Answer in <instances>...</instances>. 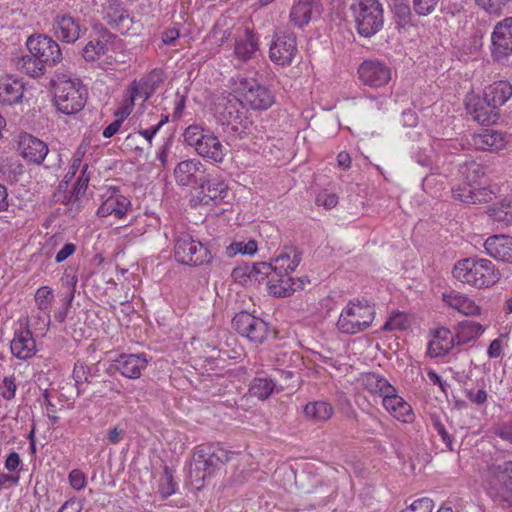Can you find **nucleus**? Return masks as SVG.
<instances>
[{"mask_svg":"<svg viewBox=\"0 0 512 512\" xmlns=\"http://www.w3.org/2000/svg\"><path fill=\"white\" fill-rule=\"evenodd\" d=\"M494 193L487 187L474 188L473 204L487 203L493 199Z\"/></svg>","mask_w":512,"mask_h":512,"instance_id":"774afa93","label":"nucleus"},{"mask_svg":"<svg viewBox=\"0 0 512 512\" xmlns=\"http://www.w3.org/2000/svg\"><path fill=\"white\" fill-rule=\"evenodd\" d=\"M270 59L277 65H290L297 53L296 36L292 33L277 36L270 46Z\"/></svg>","mask_w":512,"mask_h":512,"instance_id":"a211bd4d","label":"nucleus"},{"mask_svg":"<svg viewBox=\"0 0 512 512\" xmlns=\"http://www.w3.org/2000/svg\"><path fill=\"white\" fill-rule=\"evenodd\" d=\"M112 36L104 35L101 38L90 40L83 48L82 55L86 61H99L100 64L111 63L112 57Z\"/></svg>","mask_w":512,"mask_h":512,"instance_id":"4be33fe9","label":"nucleus"},{"mask_svg":"<svg viewBox=\"0 0 512 512\" xmlns=\"http://www.w3.org/2000/svg\"><path fill=\"white\" fill-rule=\"evenodd\" d=\"M472 145L477 150L498 151L505 148L506 142L502 133L495 130L483 129L473 134Z\"/></svg>","mask_w":512,"mask_h":512,"instance_id":"c756f323","label":"nucleus"},{"mask_svg":"<svg viewBox=\"0 0 512 512\" xmlns=\"http://www.w3.org/2000/svg\"><path fill=\"white\" fill-rule=\"evenodd\" d=\"M185 143L193 147L196 153L213 163H222L227 149L210 130L193 124L188 126L183 133Z\"/></svg>","mask_w":512,"mask_h":512,"instance_id":"39448f33","label":"nucleus"},{"mask_svg":"<svg viewBox=\"0 0 512 512\" xmlns=\"http://www.w3.org/2000/svg\"><path fill=\"white\" fill-rule=\"evenodd\" d=\"M410 326L408 317L403 312H393L382 327L383 331H404Z\"/></svg>","mask_w":512,"mask_h":512,"instance_id":"de8ad7c7","label":"nucleus"},{"mask_svg":"<svg viewBox=\"0 0 512 512\" xmlns=\"http://www.w3.org/2000/svg\"><path fill=\"white\" fill-rule=\"evenodd\" d=\"M375 318L374 307L367 302H349L341 311L337 329L346 335H354L369 328Z\"/></svg>","mask_w":512,"mask_h":512,"instance_id":"0eeeda50","label":"nucleus"},{"mask_svg":"<svg viewBox=\"0 0 512 512\" xmlns=\"http://www.w3.org/2000/svg\"><path fill=\"white\" fill-rule=\"evenodd\" d=\"M159 132V125H152L151 127L147 129H141L137 132L129 134L125 139V144L128 147H132V141L139 140L140 138H143L147 141L148 146H152V140L155 137V135Z\"/></svg>","mask_w":512,"mask_h":512,"instance_id":"09e8293b","label":"nucleus"},{"mask_svg":"<svg viewBox=\"0 0 512 512\" xmlns=\"http://www.w3.org/2000/svg\"><path fill=\"white\" fill-rule=\"evenodd\" d=\"M303 411L308 420L319 423L328 421L334 413V408L327 401L317 400L307 403Z\"/></svg>","mask_w":512,"mask_h":512,"instance_id":"f704fd0d","label":"nucleus"},{"mask_svg":"<svg viewBox=\"0 0 512 512\" xmlns=\"http://www.w3.org/2000/svg\"><path fill=\"white\" fill-rule=\"evenodd\" d=\"M174 257L177 262L190 266L208 264L212 259L209 249L186 232L175 236Z\"/></svg>","mask_w":512,"mask_h":512,"instance_id":"6e6552de","label":"nucleus"},{"mask_svg":"<svg viewBox=\"0 0 512 512\" xmlns=\"http://www.w3.org/2000/svg\"><path fill=\"white\" fill-rule=\"evenodd\" d=\"M150 358L145 353L121 354L114 362L115 369L125 378L138 379L146 369Z\"/></svg>","mask_w":512,"mask_h":512,"instance_id":"aec40b11","label":"nucleus"},{"mask_svg":"<svg viewBox=\"0 0 512 512\" xmlns=\"http://www.w3.org/2000/svg\"><path fill=\"white\" fill-rule=\"evenodd\" d=\"M317 6L318 0H298L290 11L291 22L297 27H304L310 22Z\"/></svg>","mask_w":512,"mask_h":512,"instance_id":"72a5a7b5","label":"nucleus"},{"mask_svg":"<svg viewBox=\"0 0 512 512\" xmlns=\"http://www.w3.org/2000/svg\"><path fill=\"white\" fill-rule=\"evenodd\" d=\"M228 251L230 255L238 253L243 255H253L257 251V243L254 240H249L248 242H234L228 247Z\"/></svg>","mask_w":512,"mask_h":512,"instance_id":"3c124183","label":"nucleus"},{"mask_svg":"<svg viewBox=\"0 0 512 512\" xmlns=\"http://www.w3.org/2000/svg\"><path fill=\"white\" fill-rule=\"evenodd\" d=\"M131 208L130 200L117 191H113L97 209V216L105 218L114 216L122 219Z\"/></svg>","mask_w":512,"mask_h":512,"instance_id":"393cba45","label":"nucleus"},{"mask_svg":"<svg viewBox=\"0 0 512 512\" xmlns=\"http://www.w3.org/2000/svg\"><path fill=\"white\" fill-rule=\"evenodd\" d=\"M19 150L21 156L28 162L41 165L49 153L48 145L30 134L20 137Z\"/></svg>","mask_w":512,"mask_h":512,"instance_id":"412c9836","label":"nucleus"},{"mask_svg":"<svg viewBox=\"0 0 512 512\" xmlns=\"http://www.w3.org/2000/svg\"><path fill=\"white\" fill-rule=\"evenodd\" d=\"M302 260L301 252L293 246L284 247L272 260L274 269L273 279L269 282V293L276 297H287L298 288H302V281L295 280L290 274L296 270Z\"/></svg>","mask_w":512,"mask_h":512,"instance_id":"f257e3e1","label":"nucleus"},{"mask_svg":"<svg viewBox=\"0 0 512 512\" xmlns=\"http://www.w3.org/2000/svg\"><path fill=\"white\" fill-rule=\"evenodd\" d=\"M358 33L371 37L380 31L384 24V11L379 0H359L354 6Z\"/></svg>","mask_w":512,"mask_h":512,"instance_id":"1a4fd4ad","label":"nucleus"},{"mask_svg":"<svg viewBox=\"0 0 512 512\" xmlns=\"http://www.w3.org/2000/svg\"><path fill=\"white\" fill-rule=\"evenodd\" d=\"M52 31L57 39L74 43L80 38L81 25L78 18L59 13L53 18Z\"/></svg>","mask_w":512,"mask_h":512,"instance_id":"6ab92c4d","label":"nucleus"},{"mask_svg":"<svg viewBox=\"0 0 512 512\" xmlns=\"http://www.w3.org/2000/svg\"><path fill=\"white\" fill-rule=\"evenodd\" d=\"M316 204L326 209H332L338 204V197L333 193H320L316 197Z\"/></svg>","mask_w":512,"mask_h":512,"instance_id":"338daca9","label":"nucleus"},{"mask_svg":"<svg viewBox=\"0 0 512 512\" xmlns=\"http://www.w3.org/2000/svg\"><path fill=\"white\" fill-rule=\"evenodd\" d=\"M92 369L97 370V364L87 365L85 362L77 361L73 368V379L78 394L83 392L82 386L92 382Z\"/></svg>","mask_w":512,"mask_h":512,"instance_id":"a19ab883","label":"nucleus"},{"mask_svg":"<svg viewBox=\"0 0 512 512\" xmlns=\"http://www.w3.org/2000/svg\"><path fill=\"white\" fill-rule=\"evenodd\" d=\"M434 508V502L428 497H423L415 500L407 508L401 512H432Z\"/></svg>","mask_w":512,"mask_h":512,"instance_id":"6e6d98bb","label":"nucleus"},{"mask_svg":"<svg viewBox=\"0 0 512 512\" xmlns=\"http://www.w3.org/2000/svg\"><path fill=\"white\" fill-rule=\"evenodd\" d=\"M26 45L30 54L44 64L55 65L62 59L59 44L47 35H32L27 39Z\"/></svg>","mask_w":512,"mask_h":512,"instance_id":"ddd939ff","label":"nucleus"},{"mask_svg":"<svg viewBox=\"0 0 512 512\" xmlns=\"http://www.w3.org/2000/svg\"><path fill=\"white\" fill-rule=\"evenodd\" d=\"M484 332V327L475 321L466 320L458 324L455 334L456 345L475 340Z\"/></svg>","mask_w":512,"mask_h":512,"instance_id":"e433bc0d","label":"nucleus"},{"mask_svg":"<svg viewBox=\"0 0 512 512\" xmlns=\"http://www.w3.org/2000/svg\"><path fill=\"white\" fill-rule=\"evenodd\" d=\"M87 99V89L77 78L58 76L54 82V102L57 110L72 115L82 110Z\"/></svg>","mask_w":512,"mask_h":512,"instance_id":"20e7f679","label":"nucleus"},{"mask_svg":"<svg viewBox=\"0 0 512 512\" xmlns=\"http://www.w3.org/2000/svg\"><path fill=\"white\" fill-rule=\"evenodd\" d=\"M258 51V40L249 29H245L235 39L234 55L235 58L240 62H246L252 59Z\"/></svg>","mask_w":512,"mask_h":512,"instance_id":"2f4dec72","label":"nucleus"},{"mask_svg":"<svg viewBox=\"0 0 512 512\" xmlns=\"http://www.w3.org/2000/svg\"><path fill=\"white\" fill-rule=\"evenodd\" d=\"M439 0H413L414 10L418 15L426 16L431 14Z\"/></svg>","mask_w":512,"mask_h":512,"instance_id":"052dcab7","label":"nucleus"},{"mask_svg":"<svg viewBox=\"0 0 512 512\" xmlns=\"http://www.w3.org/2000/svg\"><path fill=\"white\" fill-rule=\"evenodd\" d=\"M11 354L19 360H29L37 353L36 341L29 328L28 322L20 323L15 329L13 338L10 342Z\"/></svg>","mask_w":512,"mask_h":512,"instance_id":"dca6fc26","label":"nucleus"},{"mask_svg":"<svg viewBox=\"0 0 512 512\" xmlns=\"http://www.w3.org/2000/svg\"><path fill=\"white\" fill-rule=\"evenodd\" d=\"M21 465H22V460L20 458V455L17 453V452H10L6 459H5V463H4V466H5V469L9 472H17L19 473L21 471Z\"/></svg>","mask_w":512,"mask_h":512,"instance_id":"69168bd1","label":"nucleus"},{"mask_svg":"<svg viewBox=\"0 0 512 512\" xmlns=\"http://www.w3.org/2000/svg\"><path fill=\"white\" fill-rule=\"evenodd\" d=\"M382 404L387 412L399 421L404 423L412 422L414 414L412 407L401 396L396 393H387L382 399Z\"/></svg>","mask_w":512,"mask_h":512,"instance_id":"a878e982","label":"nucleus"},{"mask_svg":"<svg viewBox=\"0 0 512 512\" xmlns=\"http://www.w3.org/2000/svg\"><path fill=\"white\" fill-rule=\"evenodd\" d=\"M474 184L465 182L463 186H458L452 189L453 197L464 203L473 204L474 201Z\"/></svg>","mask_w":512,"mask_h":512,"instance_id":"603ef678","label":"nucleus"},{"mask_svg":"<svg viewBox=\"0 0 512 512\" xmlns=\"http://www.w3.org/2000/svg\"><path fill=\"white\" fill-rule=\"evenodd\" d=\"M233 328L243 337L255 344L263 343L269 335L268 324L247 311L237 313L232 320Z\"/></svg>","mask_w":512,"mask_h":512,"instance_id":"9b49d317","label":"nucleus"},{"mask_svg":"<svg viewBox=\"0 0 512 512\" xmlns=\"http://www.w3.org/2000/svg\"><path fill=\"white\" fill-rule=\"evenodd\" d=\"M232 452L218 443H203L195 447L190 474L196 483H203L231 459Z\"/></svg>","mask_w":512,"mask_h":512,"instance_id":"7ed1b4c3","label":"nucleus"},{"mask_svg":"<svg viewBox=\"0 0 512 512\" xmlns=\"http://www.w3.org/2000/svg\"><path fill=\"white\" fill-rule=\"evenodd\" d=\"M392 10L394 14L401 20V22L406 23L411 15V10L409 4L404 0H392Z\"/></svg>","mask_w":512,"mask_h":512,"instance_id":"13d9d810","label":"nucleus"},{"mask_svg":"<svg viewBox=\"0 0 512 512\" xmlns=\"http://www.w3.org/2000/svg\"><path fill=\"white\" fill-rule=\"evenodd\" d=\"M24 96V83L13 76L0 78V104L14 105L20 103Z\"/></svg>","mask_w":512,"mask_h":512,"instance_id":"bb28decb","label":"nucleus"},{"mask_svg":"<svg viewBox=\"0 0 512 512\" xmlns=\"http://www.w3.org/2000/svg\"><path fill=\"white\" fill-rule=\"evenodd\" d=\"M151 95V90L146 81H134L128 88L127 98L135 104L137 100L145 102Z\"/></svg>","mask_w":512,"mask_h":512,"instance_id":"49530a36","label":"nucleus"},{"mask_svg":"<svg viewBox=\"0 0 512 512\" xmlns=\"http://www.w3.org/2000/svg\"><path fill=\"white\" fill-rule=\"evenodd\" d=\"M244 108L239 96L229 94L218 98L215 115L222 125L231 126L233 131L239 132L240 128L245 129L248 124Z\"/></svg>","mask_w":512,"mask_h":512,"instance_id":"9d476101","label":"nucleus"},{"mask_svg":"<svg viewBox=\"0 0 512 512\" xmlns=\"http://www.w3.org/2000/svg\"><path fill=\"white\" fill-rule=\"evenodd\" d=\"M488 215L497 222L512 221V197H506L501 202L488 208Z\"/></svg>","mask_w":512,"mask_h":512,"instance_id":"79ce46f5","label":"nucleus"},{"mask_svg":"<svg viewBox=\"0 0 512 512\" xmlns=\"http://www.w3.org/2000/svg\"><path fill=\"white\" fill-rule=\"evenodd\" d=\"M444 302L451 308L457 310L464 315H477L480 307L469 296L460 292L451 291L443 294Z\"/></svg>","mask_w":512,"mask_h":512,"instance_id":"473e14b6","label":"nucleus"},{"mask_svg":"<svg viewBox=\"0 0 512 512\" xmlns=\"http://www.w3.org/2000/svg\"><path fill=\"white\" fill-rule=\"evenodd\" d=\"M433 427L450 451H453V438L438 418H433Z\"/></svg>","mask_w":512,"mask_h":512,"instance_id":"0e129e2a","label":"nucleus"},{"mask_svg":"<svg viewBox=\"0 0 512 512\" xmlns=\"http://www.w3.org/2000/svg\"><path fill=\"white\" fill-rule=\"evenodd\" d=\"M359 79L364 85L380 88L392 78L391 68L379 60H365L358 68Z\"/></svg>","mask_w":512,"mask_h":512,"instance_id":"2eb2a0df","label":"nucleus"},{"mask_svg":"<svg viewBox=\"0 0 512 512\" xmlns=\"http://www.w3.org/2000/svg\"><path fill=\"white\" fill-rule=\"evenodd\" d=\"M490 471L500 485V490L495 494V497L499 501L509 502L512 493V461L492 465Z\"/></svg>","mask_w":512,"mask_h":512,"instance_id":"cd10ccee","label":"nucleus"},{"mask_svg":"<svg viewBox=\"0 0 512 512\" xmlns=\"http://www.w3.org/2000/svg\"><path fill=\"white\" fill-rule=\"evenodd\" d=\"M198 189L196 198L202 205L218 206L228 202L229 186L219 175L208 172Z\"/></svg>","mask_w":512,"mask_h":512,"instance_id":"f8f14e48","label":"nucleus"},{"mask_svg":"<svg viewBox=\"0 0 512 512\" xmlns=\"http://www.w3.org/2000/svg\"><path fill=\"white\" fill-rule=\"evenodd\" d=\"M232 90L240 97L244 107L253 110H266L275 102L274 94L252 78H232Z\"/></svg>","mask_w":512,"mask_h":512,"instance_id":"423d86ee","label":"nucleus"},{"mask_svg":"<svg viewBox=\"0 0 512 512\" xmlns=\"http://www.w3.org/2000/svg\"><path fill=\"white\" fill-rule=\"evenodd\" d=\"M452 274L457 281L476 289L490 288L501 278L499 269L491 260L479 257L458 260Z\"/></svg>","mask_w":512,"mask_h":512,"instance_id":"f03ea898","label":"nucleus"},{"mask_svg":"<svg viewBox=\"0 0 512 512\" xmlns=\"http://www.w3.org/2000/svg\"><path fill=\"white\" fill-rule=\"evenodd\" d=\"M207 167L197 158L180 161L174 168L173 176L179 186H194L204 181Z\"/></svg>","mask_w":512,"mask_h":512,"instance_id":"4468645a","label":"nucleus"},{"mask_svg":"<svg viewBox=\"0 0 512 512\" xmlns=\"http://www.w3.org/2000/svg\"><path fill=\"white\" fill-rule=\"evenodd\" d=\"M486 103L499 109L512 97V84L507 80L495 81L484 89Z\"/></svg>","mask_w":512,"mask_h":512,"instance_id":"7c9ffc66","label":"nucleus"},{"mask_svg":"<svg viewBox=\"0 0 512 512\" xmlns=\"http://www.w3.org/2000/svg\"><path fill=\"white\" fill-rule=\"evenodd\" d=\"M459 173L465 182L476 184L485 175L486 168L482 163L471 160L460 165Z\"/></svg>","mask_w":512,"mask_h":512,"instance_id":"ea45409f","label":"nucleus"},{"mask_svg":"<svg viewBox=\"0 0 512 512\" xmlns=\"http://www.w3.org/2000/svg\"><path fill=\"white\" fill-rule=\"evenodd\" d=\"M484 248L490 257L497 261L512 264V236L497 234L489 236Z\"/></svg>","mask_w":512,"mask_h":512,"instance_id":"5701e85b","label":"nucleus"},{"mask_svg":"<svg viewBox=\"0 0 512 512\" xmlns=\"http://www.w3.org/2000/svg\"><path fill=\"white\" fill-rule=\"evenodd\" d=\"M177 484L173 481L171 473L165 469L159 484V491L163 497H169L175 493Z\"/></svg>","mask_w":512,"mask_h":512,"instance_id":"4d7b16f0","label":"nucleus"},{"mask_svg":"<svg viewBox=\"0 0 512 512\" xmlns=\"http://www.w3.org/2000/svg\"><path fill=\"white\" fill-rule=\"evenodd\" d=\"M362 384L370 393L379 394L382 399L387 393H392L394 387L381 375L376 373H368L363 376Z\"/></svg>","mask_w":512,"mask_h":512,"instance_id":"58836bf2","label":"nucleus"},{"mask_svg":"<svg viewBox=\"0 0 512 512\" xmlns=\"http://www.w3.org/2000/svg\"><path fill=\"white\" fill-rule=\"evenodd\" d=\"M280 390H283V387L278 388L275 379L268 376L254 378L249 387L250 395L260 400H265L275 391L279 392Z\"/></svg>","mask_w":512,"mask_h":512,"instance_id":"c9c22d12","label":"nucleus"},{"mask_svg":"<svg viewBox=\"0 0 512 512\" xmlns=\"http://www.w3.org/2000/svg\"><path fill=\"white\" fill-rule=\"evenodd\" d=\"M171 147H172V138H168L164 141V143L161 145V147L159 148V150L156 154V159L160 163L159 166L163 169H166L168 167V164H169L168 157H169V154L171 151Z\"/></svg>","mask_w":512,"mask_h":512,"instance_id":"e2e57ef3","label":"nucleus"},{"mask_svg":"<svg viewBox=\"0 0 512 512\" xmlns=\"http://www.w3.org/2000/svg\"><path fill=\"white\" fill-rule=\"evenodd\" d=\"M86 152H87V145L84 143H81L72 156L69 170H68L67 174L65 175V178L67 181H70L76 175L77 171L81 167H83L82 161H83V158H84Z\"/></svg>","mask_w":512,"mask_h":512,"instance_id":"8fccbe9b","label":"nucleus"},{"mask_svg":"<svg viewBox=\"0 0 512 512\" xmlns=\"http://www.w3.org/2000/svg\"><path fill=\"white\" fill-rule=\"evenodd\" d=\"M34 299L37 308L43 313L42 321L46 326H49L51 322L50 312L54 301L52 288L49 286H41L36 290Z\"/></svg>","mask_w":512,"mask_h":512,"instance_id":"4c0bfd02","label":"nucleus"},{"mask_svg":"<svg viewBox=\"0 0 512 512\" xmlns=\"http://www.w3.org/2000/svg\"><path fill=\"white\" fill-rule=\"evenodd\" d=\"M465 397L473 404L483 405L486 403L488 394L484 387L480 389H468L464 390Z\"/></svg>","mask_w":512,"mask_h":512,"instance_id":"bf43d9fd","label":"nucleus"},{"mask_svg":"<svg viewBox=\"0 0 512 512\" xmlns=\"http://www.w3.org/2000/svg\"><path fill=\"white\" fill-rule=\"evenodd\" d=\"M476 4L491 14L499 13L508 0H475Z\"/></svg>","mask_w":512,"mask_h":512,"instance_id":"680f3d73","label":"nucleus"},{"mask_svg":"<svg viewBox=\"0 0 512 512\" xmlns=\"http://www.w3.org/2000/svg\"><path fill=\"white\" fill-rule=\"evenodd\" d=\"M466 108L473 119L481 125L494 124L499 118L498 109L486 103L485 97L483 99L474 95L468 97Z\"/></svg>","mask_w":512,"mask_h":512,"instance_id":"b1692460","label":"nucleus"},{"mask_svg":"<svg viewBox=\"0 0 512 512\" xmlns=\"http://www.w3.org/2000/svg\"><path fill=\"white\" fill-rule=\"evenodd\" d=\"M456 345L455 336L447 328L435 330L433 338L428 343L427 354L430 357H440L447 354Z\"/></svg>","mask_w":512,"mask_h":512,"instance_id":"c85d7f7f","label":"nucleus"},{"mask_svg":"<svg viewBox=\"0 0 512 512\" xmlns=\"http://www.w3.org/2000/svg\"><path fill=\"white\" fill-rule=\"evenodd\" d=\"M18 70L32 77H38L43 74L44 63L35 58L32 54L24 55L16 62Z\"/></svg>","mask_w":512,"mask_h":512,"instance_id":"37998d69","label":"nucleus"},{"mask_svg":"<svg viewBox=\"0 0 512 512\" xmlns=\"http://www.w3.org/2000/svg\"><path fill=\"white\" fill-rule=\"evenodd\" d=\"M248 277L255 282H262L268 279V283L273 279H277L274 276V269L271 262H258L253 264L249 269Z\"/></svg>","mask_w":512,"mask_h":512,"instance_id":"a18cd8bd","label":"nucleus"},{"mask_svg":"<svg viewBox=\"0 0 512 512\" xmlns=\"http://www.w3.org/2000/svg\"><path fill=\"white\" fill-rule=\"evenodd\" d=\"M0 390V394L5 400H12L15 398L17 391V383L14 374L5 376L3 378Z\"/></svg>","mask_w":512,"mask_h":512,"instance_id":"864d4df0","label":"nucleus"},{"mask_svg":"<svg viewBox=\"0 0 512 512\" xmlns=\"http://www.w3.org/2000/svg\"><path fill=\"white\" fill-rule=\"evenodd\" d=\"M68 482L70 487L75 491L84 490L87 486V476L80 469H73L68 474Z\"/></svg>","mask_w":512,"mask_h":512,"instance_id":"5fc2aeb1","label":"nucleus"},{"mask_svg":"<svg viewBox=\"0 0 512 512\" xmlns=\"http://www.w3.org/2000/svg\"><path fill=\"white\" fill-rule=\"evenodd\" d=\"M107 17L108 23L122 33L129 30L132 25V19L128 11L120 7L111 9Z\"/></svg>","mask_w":512,"mask_h":512,"instance_id":"c03bdc74","label":"nucleus"},{"mask_svg":"<svg viewBox=\"0 0 512 512\" xmlns=\"http://www.w3.org/2000/svg\"><path fill=\"white\" fill-rule=\"evenodd\" d=\"M491 41L492 56L496 60H502L512 54V17H507L495 25Z\"/></svg>","mask_w":512,"mask_h":512,"instance_id":"f3484780","label":"nucleus"}]
</instances>
